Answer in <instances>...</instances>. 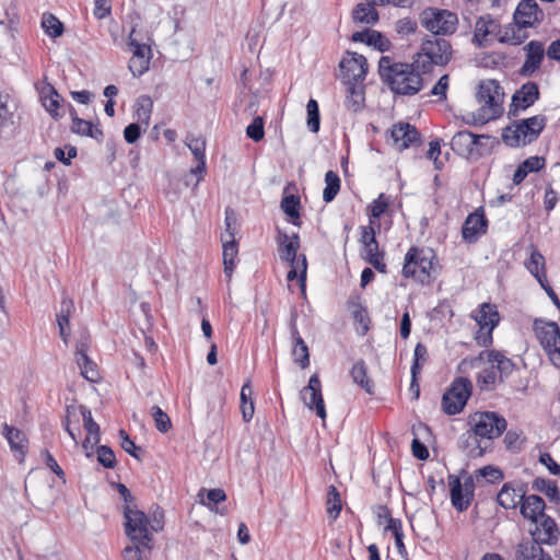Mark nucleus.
I'll return each instance as SVG.
<instances>
[{
    "mask_svg": "<svg viewBox=\"0 0 560 560\" xmlns=\"http://www.w3.org/2000/svg\"><path fill=\"white\" fill-rule=\"evenodd\" d=\"M73 310V302L70 299L63 298L60 305V312L57 314V324L59 327L60 337L67 342L70 335L69 318Z\"/></svg>",
    "mask_w": 560,
    "mask_h": 560,
    "instance_id": "4c0bfd02",
    "label": "nucleus"
},
{
    "mask_svg": "<svg viewBox=\"0 0 560 560\" xmlns=\"http://www.w3.org/2000/svg\"><path fill=\"white\" fill-rule=\"evenodd\" d=\"M526 51V60L523 63L520 73L524 77H530L538 68L544 59V46L540 42L530 40L524 47Z\"/></svg>",
    "mask_w": 560,
    "mask_h": 560,
    "instance_id": "4be33fe9",
    "label": "nucleus"
},
{
    "mask_svg": "<svg viewBox=\"0 0 560 560\" xmlns=\"http://www.w3.org/2000/svg\"><path fill=\"white\" fill-rule=\"evenodd\" d=\"M427 355H428L427 347L420 342L417 343L415 347L413 362L411 365V376H412L411 388H413L415 386L418 387L416 382H417V374L419 373V370H420V360L425 361Z\"/></svg>",
    "mask_w": 560,
    "mask_h": 560,
    "instance_id": "864d4df0",
    "label": "nucleus"
},
{
    "mask_svg": "<svg viewBox=\"0 0 560 560\" xmlns=\"http://www.w3.org/2000/svg\"><path fill=\"white\" fill-rule=\"evenodd\" d=\"M125 533L130 541L153 544L149 516L136 505H124Z\"/></svg>",
    "mask_w": 560,
    "mask_h": 560,
    "instance_id": "423d86ee",
    "label": "nucleus"
},
{
    "mask_svg": "<svg viewBox=\"0 0 560 560\" xmlns=\"http://www.w3.org/2000/svg\"><path fill=\"white\" fill-rule=\"evenodd\" d=\"M75 360L77 364L80 368L81 375L90 381V382H97L100 378V373L97 370L96 364L90 360V358L86 354V345L83 342H80L77 345L75 350Z\"/></svg>",
    "mask_w": 560,
    "mask_h": 560,
    "instance_id": "c85d7f7f",
    "label": "nucleus"
},
{
    "mask_svg": "<svg viewBox=\"0 0 560 560\" xmlns=\"http://www.w3.org/2000/svg\"><path fill=\"white\" fill-rule=\"evenodd\" d=\"M388 201L384 194H381L370 205V214L371 217L378 219L387 209Z\"/></svg>",
    "mask_w": 560,
    "mask_h": 560,
    "instance_id": "338daca9",
    "label": "nucleus"
},
{
    "mask_svg": "<svg viewBox=\"0 0 560 560\" xmlns=\"http://www.w3.org/2000/svg\"><path fill=\"white\" fill-rule=\"evenodd\" d=\"M131 542V546H127L122 550L125 560H144L153 548V544H142V541Z\"/></svg>",
    "mask_w": 560,
    "mask_h": 560,
    "instance_id": "a19ab883",
    "label": "nucleus"
},
{
    "mask_svg": "<svg viewBox=\"0 0 560 560\" xmlns=\"http://www.w3.org/2000/svg\"><path fill=\"white\" fill-rule=\"evenodd\" d=\"M137 28L132 27L129 34V46L132 48V57L151 59V48L148 44L141 43L137 36Z\"/></svg>",
    "mask_w": 560,
    "mask_h": 560,
    "instance_id": "09e8293b",
    "label": "nucleus"
},
{
    "mask_svg": "<svg viewBox=\"0 0 560 560\" xmlns=\"http://www.w3.org/2000/svg\"><path fill=\"white\" fill-rule=\"evenodd\" d=\"M524 442L525 436L522 430L511 429L506 432L504 436L505 447L513 453L520 452L523 447Z\"/></svg>",
    "mask_w": 560,
    "mask_h": 560,
    "instance_id": "3c124183",
    "label": "nucleus"
},
{
    "mask_svg": "<svg viewBox=\"0 0 560 560\" xmlns=\"http://www.w3.org/2000/svg\"><path fill=\"white\" fill-rule=\"evenodd\" d=\"M119 436L121 438L120 446L121 448L131 455L132 457L140 459L139 452H141V448L135 444L133 441L130 440L129 435L125 430L119 431Z\"/></svg>",
    "mask_w": 560,
    "mask_h": 560,
    "instance_id": "0e129e2a",
    "label": "nucleus"
},
{
    "mask_svg": "<svg viewBox=\"0 0 560 560\" xmlns=\"http://www.w3.org/2000/svg\"><path fill=\"white\" fill-rule=\"evenodd\" d=\"M479 109L472 115L471 122L485 124L495 119L503 113V93L494 80L482 81L477 92Z\"/></svg>",
    "mask_w": 560,
    "mask_h": 560,
    "instance_id": "20e7f679",
    "label": "nucleus"
},
{
    "mask_svg": "<svg viewBox=\"0 0 560 560\" xmlns=\"http://www.w3.org/2000/svg\"><path fill=\"white\" fill-rule=\"evenodd\" d=\"M448 485L453 506L460 512L467 510L474 498L475 483L472 477H467L462 483L459 478L451 476Z\"/></svg>",
    "mask_w": 560,
    "mask_h": 560,
    "instance_id": "2eb2a0df",
    "label": "nucleus"
},
{
    "mask_svg": "<svg viewBox=\"0 0 560 560\" xmlns=\"http://www.w3.org/2000/svg\"><path fill=\"white\" fill-rule=\"evenodd\" d=\"M152 110V101L149 97H140L137 102V118L139 121L149 124Z\"/></svg>",
    "mask_w": 560,
    "mask_h": 560,
    "instance_id": "052dcab7",
    "label": "nucleus"
},
{
    "mask_svg": "<svg viewBox=\"0 0 560 560\" xmlns=\"http://www.w3.org/2000/svg\"><path fill=\"white\" fill-rule=\"evenodd\" d=\"M452 55V47L448 40L444 38H430L422 43L419 58H428L429 65L444 66Z\"/></svg>",
    "mask_w": 560,
    "mask_h": 560,
    "instance_id": "4468645a",
    "label": "nucleus"
},
{
    "mask_svg": "<svg viewBox=\"0 0 560 560\" xmlns=\"http://www.w3.org/2000/svg\"><path fill=\"white\" fill-rule=\"evenodd\" d=\"M534 331L552 364H560V328L558 324L535 319Z\"/></svg>",
    "mask_w": 560,
    "mask_h": 560,
    "instance_id": "9d476101",
    "label": "nucleus"
},
{
    "mask_svg": "<svg viewBox=\"0 0 560 560\" xmlns=\"http://www.w3.org/2000/svg\"><path fill=\"white\" fill-rule=\"evenodd\" d=\"M150 65V59L148 58H138L131 57L129 60V70L135 77L142 75L148 69Z\"/></svg>",
    "mask_w": 560,
    "mask_h": 560,
    "instance_id": "69168bd1",
    "label": "nucleus"
},
{
    "mask_svg": "<svg viewBox=\"0 0 560 560\" xmlns=\"http://www.w3.org/2000/svg\"><path fill=\"white\" fill-rule=\"evenodd\" d=\"M472 393V383L467 377H456L442 396V410L454 416L459 413L466 406Z\"/></svg>",
    "mask_w": 560,
    "mask_h": 560,
    "instance_id": "6e6552de",
    "label": "nucleus"
},
{
    "mask_svg": "<svg viewBox=\"0 0 560 560\" xmlns=\"http://www.w3.org/2000/svg\"><path fill=\"white\" fill-rule=\"evenodd\" d=\"M342 509L340 494L335 486H329L326 500V510L328 516L335 521Z\"/></svg>",
    "mask_w": 560,
    "mask_h": 560,
    "instance_id": "37998d69",
    "label": "nucleus"
},
{
    "mask_svg": "<svg viewBox=\"0 0 560 560\" xmlns=\"http://www.w3.org/2000/svg\"><path fill=\"white\" fill-rule=\"evenodd\" d=\"M485 140H490V137L460 130L452 137L451 148L457 155L476 161L487 152Z\"/></svg>",
    "mask_w": 560,
    "mask_h": 560,
    "instance_id": "0eeeda50",
    "label": "nucleus"
},
{
    "mask_svg": "<svg viewBox=\"0 0 560 560\" xmlns=\"http://www.w3.org/2000/svg\"><path fill=\"white\" fill-rule=\"evenodd\" d=\"M499 27V23L490 15L480 16L475 25L474 42H476L479 47L486 46L488 36L497 34Z\"/></svg>",
    "mask_w": 560,
    "mask_h": 560,
    "instance_id": "c756f323",
    "label": "nucleus"
},
{
    "mask_svg": "<svg viewBox=\"0 0 560 560\" xmlns=\"http://www.w3.org/2000/svg\"><path fill=\"white\" fill-rule=\"evenodd\" d=\"M246 135L255 142L260 141L265 136L264 119L259 116L255 117L253 121L247 126Z\"/></svg>",
    "mask_w": 560,
    "mask_h": 560,
    "instance_id": "680f3d73",
    "label": "nucleus"
},
{
    "mask_svg": "<svg viewBox=\"0 0 560 560\" xmlns=\"http://www.w3.org/2000/svg\"><path fill=\"white\" fill-rule=\"evenodd\" d=\"M237 228L236 217L231 208L225 209V231L221 234V241L235 240Z\"/></svg>",
    "mask_w": 560,
    "mask_h": 560,
    "instance_id": "4d7b16f0",
    "label": "nucleus"
},
{
    "mask_svg": "<svg viewBox=\"0 0 560 560\" xmlns=\"http://www.w3.org/2000/svg\"><path fill=\"white\" fill-rule=\"evenodd\" d=\"M422 26L434 35L453 34L458 24L457 15L448 10L427 8L420 14Z\"/></svg>",
    "mask_w": 560,
    "mask_h": 560,
    "instance_id": "1a4fd4ad",
    "label": "nucleus"
},
{
    "mask_svg": "<svg viewBox=\"0 0 560 560\" xmlns=\"http://www.w3.org/2000/svg\"><path fill=\"white\" fill-rule=\"evenodd\" d=\"M480 327L476 340L480 346H489L492 342V330L499 324V313L494 305L482 303L475 316H472Z\"/></svg>",
    "mask_w": 560,
    "mask_h": 560,
    "instance_id": "f8f14e48",
    "label": "nucleus"
},
{
    "mask_svg": "<svg viewBox=\"0 0 560 560\" xmlns=\"http://www.w3.org/2000/svg\"><path fill=\"white\" fill-rule=\"evenodd\" d=\"M42 27L51 38L60 37L63 33V24L51 13H44L42 18Z\"/></svg>",
    "mask_w": 560,
    "mask_h": 560,
    "instance_id": "a18cd8bd",
    "label": "nucleus"
},
{
    "mask_svg": "<svg viewBox=\"0 0 560 560\" xmlns=\"http://www.w3.org/2000/svg\"><path fill=\"white\" fill-rule=\"evenodd\" d=\"M300 198L294 195L284 196L281 200V209L282 211L292 219L293 224H299L300 218Z\"/></svg>",
    "mask_w": 560,
    "mask_h": 560,
    "instance_id": "de8ad7c7",
    "label": "nucleus"
},
{
    "mask_svg": "<svg viewBox=\"0 0 560 560\" xmlns=\"http://www.w3.org/2000/svg\"><path fill=\"white\" fill-rule=\"evenodd\" d=\"M487 231V219L482 212L470 213L463 225V238L468 242L475 241L479 235Z\"/></svg>",
    "mask_w": 560,
    "mask_h": 560,
    "instance_id": "393cba45",
    "label": "nucleus"
},
{
    "mask_svg": "<svg viewBox=\"0 0 560 560\" xmlns=\"http://www.w3.org/2000/svg\"><path fill=\"white\" fill-rule=\"evenodd\" d=\"M151 416L154 419L155 427L160 432L166 433L171 429L172 422L170 417L159 406H153L151 408Z\"/></svg>",
    "mask_w": 560,
    "mask_h": 560,
    "instance_id": "6e6d98bb",
    "label": "nucleus"
},
{
    "mask_svg": "<svg viewBox=\"0 0 560 560\" xmlns=\"http://www.w3.org/2000/svg\"><path fill=\"white\" fill-rule=\"evenodd\" d=\"M486 355L487 362L499 375L500 383L509 377L515 369V364L503 352L498 350L482 351L479 355L480 359Z\"/></svg>",
    "mask_w": 560,
    "mask_h": 560,
    "instance_id": "412c9836",
    "label": "nucleus"
},
{
    "mask_svg": "<svg viewBox=\"0 0 560 560\" xmlns=\"http://www.w3.org/2000/svg\"><path fill=\"white\" fill-rule=\"evenodd\" d=\"M542 19L544 12L535 0H522L514 12V21L522 27L534 26L536 23H540Z\"/></svg>",
    "mask_w": 560,
    "mask_h": 560,
    "instance_id": "a211bd4d",
    "label": "nucleus"
},
{
    "mask_svg": "<svg viewBox=\"0 0 560 560\" xmlns=\"http://www.w3.org/2000/svg\"><path fill=\"white\" fill-rule=\"evenodd\" d=\"M435 253L429 247L411 246L405 255L401 273L424 284L429 283L434 271Z\"/></svg>",
    "mask_w": 560,
    "mask_h": 560,
    "instance_id": "7ed1b4c3",
    "label": "nucleus"
},
{
    "mask_svg": "<svg viewBox=\"0 0 560 560\" xmlns=\"http://www.w3.org/2000/svg\"><path fill=\"white\" fill-rule=\"evenodd\" d=\"M471 430L462 435L460 442L467 455L477 458L483 455L478 438L494 440L499 438L508 427L503 416L494 411L476 412L469 419Z\"/></svg>",
    "mask_w": 560,
    "mask_h": 560,
    "instance_id": "f257e3e1",
    "label": "nucleus"
},
{
    "mask_svg": "<svg viewBox=\"0 0 560 560\" xmlns=\"http://www.w3.org/2000/svg\"><path fill=\"white\" fill-rule=\"evenodd\" d=\"M476 477H482L488 482L495 483L503 479V472L493 466H485L476 471Z\"/></svg>",
    "mask_w": 560,
    "mask_h": 560,
    "instance_id": "e2e57ef3",
    "label": "nucleus"
},
{
    "mask_svg": "<svg viewBox=\"0 0 560 560\" xmlns=\"http://www.w3.org/2000/svg\"><path fill=\"white\" fill-rule=\"evenodd\" d=\"M39 97L45 109L54 117H60L58 113V108L60 106V102L62 101L60 94L57 90L48 82H43L39 85H36Z\"/></svg>",
    "mask_w": 560,
    "mask_h": 560,
    "instance_id": "bb28decb",
    "label": "nucleus"
},
{
    "mask_svg": "<svg viewBox=\"0 0 560 560\" xmlns=\"http://www.w3.org/2000/svg\"><path fill=\"white\" fill-rule=\"evenodd\" d=\"M515 560H552L549 553L545 552L541 545L529 538L522 539L515 547Z\"/></svg>",
    "mask_w": 560,
    "mask_h": 560,
    "instance_id": "b1692460",
    "label": "nucleus"
},
{
    "mask_svg": "<svg viewBox=\"0 0 560 560\" xmlns=\"http://www.w3.org/2000/svg\"><path fill=\"white\" fill-rule=\"evenodd\" d=\"M526 269L536 278L540 285L546 282L545 257L535 248L532 249L529 259L525 262Z\"/></svg>",
    "mask_w": 560,
    "mask_h": 560,
    "instance_id": "c9c22d12",
    "label": "nucleus"
},
{
    "mask_svg": "<svg viewBox=\"0 0 560 560\" xmlns=\"http://www.w3.org/2000/svg\"><path fill=\"white\" fill-rule=\"evenodd\" d=\"M420 60L415 63H393L389 57H382L378 62L381 78L389 85L393 93L397 95H415L423 85V79L419 68Z\"/></svg>",
    "mask_w": 560,
    "mask_h": 560,
    "instance_id": "f03ea898",
    "label": "nucleus"
},
{
    "mask_svg": "<svg viewBox=\"0 0 560 560\" xmlns=\"http://www.w3.org/2000/svg\"><path fill=\"white\" fill-rule=\"evenodd\" d=\"M300 397L310 410H315L316 415L322 420L326 419V409L322 394V383L318 374L315 373L310 377L308 384L301 389Z\"/></svg>",
    "mask_w": 560,
    "mask_h": 560,
    "instance_id": "ddd939ff",
    "label": "nucleus"
},
{
    "mask_svg": "<svg viewBox=\"0 0 560 560\" xmlns=\"http://www.w3.org/2000/svg\"><path fill=\"white\" fill-rule=\"evenodd\" d=\"M307 110V127L312 132L319 130L320 117L318 104L315 100L311 98L306 105Z\"/></svg>",
    "mask_w": 560,
    "mask_h": 560,
    "instance_id": "5fc2aeb1",
    "label": "nucleus"
},
{
    "mask_svg": "<svg viewBox=\"0 0 560 560\" xmlns=\"http://www.w3.org/2000/svg\"><path fill=\"white\" fill-rule=\"evenodd\" d=\"M498 383L499 375L491 366L483 369L477 376V386L480 390H493Z\"/></svg>",
    "mask_w": 560,
    "mask_h": 560,
    "instance_id": "49530a36",
    "label": "nucleus"
},
{
    "mask_svg": "<svg viewBox=\"0 0 560 560\" xmlns=\"http://www.w3.org/2000/svg\"><path fill=\"white\" fill-rule=\"evenodd\" d=\"M352 18L355 23L373 25L378 21V13L375 4L366 1L357 4L353 9Z\"/></svg>",
    "mask_w": 560,
    "mask_h": 560,
    "instance_id": "f704fd0d",
    "label": "nucleus"
},
{
    "mask_svg": "<svg viewBox=\"0 0 560 560\" xmlns=\"http://www.w3.org/2000/svg\"><path fill=\"white\" fill-rule=\"evenodd\" d=\"M224 273L230 280L234 270L235 258L237 257V244L235 240L222 241Z\"/></svg>",
    "mask_w": 560,
    "mask_h": 560,
    "instance_id": "58836bf2",
    "label": "nucleus"
},
{
    "mask_svg": "<svg viewBox=\"0 0 560 560\" xmlns=\"http://www.w3.org/2000/svg\"><path fill=\"white\" fill-rule=\"evenodd\" d=\"M526 494V488L523 483H504L497 495L498 503L504 509H515L522 503Z\"/></svg>",
    "mask_w": 560,
    "mask_h": 560,
    "instance_id": "5701e85b",
    "label": "nucleus"
},
{
    "mask_svg": "<svg viewBox=\"0 0 560 560\" xmlns=\"http://www.w3.org/2000/svg\"><path fill=\"white\" fill-rule=\"evenodd\" d=\"M278 252L280 259L293 266L301 261V256L298 257V250L300 248V237L298 234L289 236L285 232H278L277 236Z\"/></svg>",
    "mask_w": 560,
    "mask_h": 560,
    "instance_id": "6ab92c4d",
    "label": "nucleus"
},
{
    "mask_svg": "<svg viewBox=\"0 0 560 560\" xmlns=\"http://www.w3.org/2000/svg\"><path fill=\"white\" fill-rule=\"evenodd\" d=\"M390 136L399 151L409 148L411 144L421 142L419 131L408 122H399L395 125L392 129Z\"/></svg>",
    "mask_w": 560,
    "mask_h": 560,
    "instance_id": "aec40b11",
    "label": "nucleus"
},
{
    "mask_svg": "<svg viewBox=\"0 0 560 560\" xmlns=\"http://www.w3.org/2000/svg\"><path fill=\"white\" fill-rule=\"evenodd\" d=\"M325 184L326 187L323 191V199L325 202H330L335 199L340 189V178L338 174L334 171H328L325 174Z\"/></svg>",
    "mask_w": 560,
    "mask_h": 560,
    "instance_id": "c03bdc74",
    "label": "nucleus"
},
{
    "mask_svg": "<svg viewBox=\"0 0 560 560\" xmlns=\"http://www.w3.org/2000/svg\"><path fill=\"white\" fill-rule=\"evenodd\" d=\"M532 489L537 492L545 493L550 501L558 502L560 500V492L555 482L544 479L536 478L532 483Z\"/></svg>",
    "mask_w": 560,
    "mask_h": 560,
    "instance_id": "79ce46f5",
    "label": "nucleus"
},
{
    "mask_svg": "<svg viewBox=\"0 0 560 560\" xmlns=\"http://www.w3.org/2000/svg\"><path fill=\"white\" fill-rule=\"evenodd\" d=\"M79 416L82 417L83 420V427L86 430L88 434L93 436V443L92 446H95L100 443L101 440V432H100V425L94 421L92 417V412L89 408L85 406H68L67 407V417L63 423L65 430L68 432L70 438L78 443V436L75 432L71 429V422L74 421L75 423H79Z\"/></svg>",
    "mask_w": 560,
    "mask_h": 560,
    "instance_id": "9b49d317",
    "label": "nucleus"
},
{
    "mask_svg": "<svg viewBox=\"0 0 560 560\" xmlns=\"http://www.w3.org/2000/svg\"><path fill=\"white\" fill-rule=\"evenodd\" d=\"M350 374L355 384L361 386L366 393H373V383L368 377V369L363 360L353 364Z\"/></svg>",
    "mask_w": 560,
    "mask_h": 560,
    "instance_id": "ea45409f",
    "label": "nucleus"
},
{
    "mask_svg": "<svg viewBox=\"0 0 560 560\" xmlns=\"http://www.w3.org/2000/svg\"><path fill=\"white\" fill-rule=\"evenodd\" d=\"M3 434L7 438L10 447L13 452L18 453L22 459L27 451V438L24 432L8 423L3 424Z\"/></svg>",
    "mask_w": 560,
    "mask_h": 560,
    "instance_id": "2f4dec72",
    "label": "nucleus"
},
{
    "mask_svg": "<svg viewBox=\"0 0 560 560\" xmlns=\"http://www.w3.org/2000/svg\"><path fill=\"white\" fill-rule=\"evenodd\" d=\"M185 142L198 161V165L191 168V174L199 175L197 178L198 184L201 179V175L206 172V140L201 137L190 135L186 137Z\"/></svg>",
    "mask_w": 560,
    "mask_h": 560,
    "instance_id": "a878e982",
    "label": "nucleus"
},
{
    "mask_svg": "<svg viewBox=\"0 0 560 560\" xmlns=\"http://www.w3.org/2000/svg\"><path fill=\"white\" fill-rule=\"evenodd\" d=\"M545 508V501L540 497L536 494H530L527 497L525 495L521 503V513L525 518L532 521L533 523L534 521L546 515Z\"/></svg>",
    "mask_w": 560,
    "mask_h": 560,
    "instance_id": "7c9ffc66",
    "label": "nucleus"
},
{
    "mask_svg": "<svg viewBox=\"0 0 560 560\" xmlns=\"http://www.w3.org/2000/svg\"><path fill=\"white\" fill-rule=\"evenodd\" d=\"M351 39L352 42L365 43L369 46L376 47L381 51H384L387 47V40H385L383 35L373 30L355 32L352 34Z\"/></svg>",
    "mask_w": 560,
    "mask_h": 560,
    "instance_id": "e433bc0d",
    "label": "nucleus"
},
{
    "mask_svg": "<svg viewBox=\"0 0 560 560\" xmlns=\"http://www.w3.org/2000/svg\"><path fill=\"white\" fill-rule=\"evenodd\" d=\"M70 115L72 117V132L80 136L91 137L98 141L102 140L103 131L100 128L93 127L91 121L79 118L73 107L70 109Z\"/></svg>",
    "mask_w": 560,
    "mask_h": 560,
    "instance_id": "473e14b6",
    "label": "nucleus"
},
{
    "mask_svg": "<svg viewBox=\"0 0 560 560\" xmlns=\"http://www.w3.org/2000/svg\"><path fill=\"white\" fill-rule=\"evenodd\" d=\"M199 497L201 498V503L207 505L209 509H212V505L223 502L226 499L224 490L220 488L210 489L208 491H206V489H201Z\"/></svg>",
    "mask_w": 560,
    "mask_h": 560,
    "instance_id": "603ef678",
    "label": "nucleus"
},
{
    "mask_svg": "<svg viewBox=\"0 0 560 560\" xmlns=\"http://www.w3.org/2000/svg\"><path fill=\"white\" fill-rule=\"evenodd\" d=\"M348 85L349 96L347 97L346 104L349 109L352 112H358L362 103L364 101V95L362 89L358 85V83H350Z\"/></svg>",
    "mask_w": 560,
    "mask_h": 560,
    "instance_id": "8fccbe9b",
    "label": "nucleus"
},
{
    "mask_svg": "<svg viewBox=\"0 0 560 560\" xmlns=\"http://www.w3.org/2000/svg\"><path fill=\"white\" fill-rule=\"evenodd\" d=\"M339 66L346 84L362 82L368 73L366 58L357 52H348Z\"/></svg>",
    "mask_w": 560,
    "mask_h": 560,
    "instance_id": "dca6fc26",
    "label": "nucleus"
},
{
    "mask_svg": "<svg viewBox=\"0 0 560 560\" xmlns=\"http://www.w3.org/2000/svg\"><path fill=\"white\" fill-rule=\"evenodd\" d=\"M534 527L529 529L532 538L539 545H555L560 536L557 523L548 515L533 522Z\"/></svg>",
    "mask_w": 560,
    "mask_h": 560,
    "instance_id": "f3484780",
    "label": "nucleus"
},
{
    "mask_svg": "<svg viewBox=\"0 0 560 560\" xmlns=\"http://www.w3.org/2000/svg\"><path fill=\"white\" fill-rule=\"evenodd\" d=\"M546 116L536 115L503 129L502 139L509 147L518 148L535 141L546 126Z\"/></svg>",
    "mask_w": 560,
    "mask_h": 560,
    "instance_id": "39448f33",
    "label": "nucleus"
},
{
    "mask_svg": "<svg viewBox=\"0 0 560 560\" xmlns=\"http://www.w3.org/2000/svg\"><path fill=\"white\" fill-rule=\"evenodd\" d=\"M306 269H307L306 257H305V255H302L301 261L291 266V270L288 272V276H287L288 280L292 281L295 278H298V270H300L299 281H300L301 288L304 290L305 281H306Z\"/></svg>",
    "mask_w": 560,
    "mask_h": 560,
    "instance_id": "13d9d810",
    "label": "nucleus"
},
{
    "mask_svg": "<svg viewBox=\"0 0 560 560\" xmlns=\"http://www.w3.org/2000/svg\"><path fill=\"white\" fill-rule=\"evenodd\" d=\"M97 460L105 468H114L116 466V457L113 450L107 445H101L96 448Z\"/></svg>",
    "mask_w": 560,
    "mask_h": 560,
    "instance_id": "bf43d9fd",
    "label": "nucleus"
},
{
    "mask_svg": "<svg viewBox=\"0 0 560 560\" xmlns=\"http://www.w3.org/2000/svg\"><path fill=\"white\" fill-rule=\"evenodd\" d=\"M291 335L294 340V347L292 350L294 362L299 363L302 369H306L310 365L308 348L300 336L294 323L291 324Z\"/></svg>",
    "mask_w": 560,
    "mask_h": 560,
    "instance_id": "72a5a7b5",
    "label": "nucleus"
},
{
    "mask_svg": "<svg viewBox=\"0 0 560 560\" xmlns=\"http://www.w3.org/2000/svg\"><path fill=\"white\" fill-rule=\"evenodd\" d=\"M395 28L398 34L410 35L417 30V22L410 18H404L396 22Z\"/></svg>",
    "mask_w": 560,
    "mask_h": 560,
    "instance_id": "774afa93",
    "label": "nucleus"
},
{
    "mask_svg": "<svg viewBox=\"0 0 560 560\" xmlns=\"http://www.w3.org/2000/svg\"><path fill=\"white\" fill-rule=\"evenodd\" d=\"M539 98V89L537 83L527 82L515 92L512 97V106L515 109H526Z\"/></svg>",
    "mask_w": 560,
    "mask_h": 560,
    "instance_id": "cd10ccee",
    "label": "nucleus"
}]
</instances>
